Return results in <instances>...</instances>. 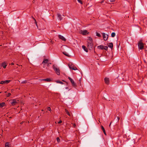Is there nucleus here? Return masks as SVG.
I'll use <instances>...</instances> for the list:
<instances>
[{
    "instance_id": "nucleus-1",
    "label": "nucleus",
    "mask_w": 147,
    "mask_h": 147,
    "mask_svg": "<svg viewBox=\"0 0 147 147\" xmlns=\"http://www.w3.org/2000/svg\"><path fill=\"white\" fill-rule=\"evenodd\" d=\"M87 42L88 47L89 49H91L93 47L92 39L90 38H89L87 41Z\"/></svg>"
},
{
    "instance_id": "nucleus-2",
    "label": "nucleus",
    "mask_w": 147,
    "mask_h": 147,
    "mask_svg": "<svg viewBox=\"0 0 147 147\" xmlns=\"http://www.w3.org/2000/svg\"><path fill=\"white\" fill-rule=\"evenodd\" d=\"M53 68L57 74L58 75H60V71L59 69L54 65L53 66Z\"/></svg>"
},
{
    "instance_id": "nucleus-3",
    "label": "nucleus",
    "mask_w": 147,
    "mask_h": 147,
    "mask_svg": "<svg viewBox=\"0 0 147 147\" xmlns=\"http://www.w3.org/2000/svg\"><path fill=\"white\" fill-rule=\"evenodd\" d=\"M138 46L139 49L140 50L144 48L143 44L141 41H140L139 42L138 44Z\"/></svg>"
},
{
    "instance_id": "nucleus-4",
    "label": "nucleus",
    "mask_w": 147,
    "mask_h": 147,
    "mask_svg": "<svg viewBox=\"0 0 147 147\" xmlns=\"http://www.w3.org/2000/svg\"><path fill=\"white\" fill-rule=\"evenodd\" d=\"M68 66H69V68L70 69H72L74 70H77V68L76 67L74 66L71 63H69L68 64Z\"/></svg>"
},
{
    "instance_id": "nucleus-5",
    "label": "nucleus",
    "mask_w": 147,
    "mask_h": 147,
    "mask_svg": "<svg viewBox=\"0 0 147 147\" xmlns=\"http://www.w3.org/2000/svg\"><path fill=\"white\" fill-rule=\"evenodd\" d=\"M102 34L103 36L104 40H106L108 38V35L104 33H102Z\"/></svg>"
},
{
    "instance_id": "nucleus-6",
    "label": "nucleus",
    "mask_w": 147,
    "mask_h": 147,
    "mask_svg": "<svg viewBox=\"0 0 147 147\" xmlns=\"http://www.w3.org/2000/svg\"><path fill=\"white\" fill-rule=\"evenodd\" d=\"M80 33L84 35H86L88 34V33L86 30H81L80 31Z\"/></svg>"
},
{
    "instance_id": "nucleus-7",
    "label": "nucleus",
    "mask_w": 147,
    "mask_h": 147,
    "mask_svg": "<svg viewBox=\"0 0 147 147\" xmlns=\"http://www.w3.org/2000/svg\"><path fill=\"white\" fill-rule=\"evenodd\" d=\"M68 78L71 82L73 86L74 87H76V84L74 82L73 80L70 77H69Z\"/></svg>"
},
{
    "instance_id": "nucleus-8",
    "label": "nucleus",
    "mask_w": 147,
    "mask_h": 147,
    "mask_svg": "<svg viewBox=\"0 0 147 147\" xmlns=\"http://www.w3.org/2000/svg\"><path fill=\"white\" fill-rule=\"evenodd\" d=\"M18 102V101L15 100H13L11 102V104L12 105H16Z\"/></svg>"
},
{
    "instance_id": "nucleus-9",
    "label": "nucleus",
    "mask_w": 147,
    "mask_h": 147,
    "mask_svg": "<svg viewBox=\"0 0 147 147\" xmlns=\"http://www.w3.org/2000/svg\"><path fill=\"white\" fill-rule=\"evenodd\" d=\"M104 80L105 82V83L107 84H108L109 83V79L107 78H105L104 79Z\"/></svg>"
},
{
    "instance_id": "nucleus-10",
    "label": "nucleus",
    "mask_w": 147,
    "mask_h": 147,
    "mask_svg": "<svg viewBox=\"0 0 147 147\" xmlns=\"http://www.w3.org/2000/svg\"><path fill=\"white\" fill-rule=\"evenodd\" d=\"M61 49H65L67 51L69 52V49L68 47L65 46H62L61 47Z\"/></svg>"
},
{
    "instance_id": "nucleus-11",
    "label": "nucleus",
    "mask_w": 147,
    "mask_h": 147,
    "mask_svg": "<svg viewBox=\"0 0 147 147\" xmlns=\"http://www.w3.org/2000/svg\"><path fill=\"white\" fill-rule=\"evenodd\" d=\"M59 37L60 39H61L63 41H65L66 40L65 38L62 36H61L60 35H59Z\"/></svg>"
},
{
    "instance_id": "nucleus-12",
    "label": "nucleus",
    "mask_w": 147,
    "mask_h": 147,
    "mask_svg": "<svg viewBox=\"0 0 147 147\" xmlns=\"http://www.w3.org/2000/svg\"><path fill=\"white\" fill-rule=\"evenodd\" d=\"M1 66L3 67L4 68H5L7 66L6 63L5 62L2 63L1 64Z\"/></svg>"
},
{
    "instance_id": "nucleus-13",
    "label": "nucleus",
    "mask_w": 147,
    "mask_h": 147,
    "mask_svg": "<svg viewBox=\"0 0 147 147\" xmlns=\"http://www.w3.org/2000/svg\"><path fill=\"white\" fill-rule=\"evenodd\" d=\"M97 48L99 49L103 50V49L104 46L102 45H99L98 46Z\"/></svg>"
},
{
    "instance_id": "nucleus-14",
    "label": "nucleus",
    "mask_w": 147,
    "mask_h": 147,
    "mask_svg": "<svg viewBox=\"0 0 147 147\" xmlns=\"http://www.w3.org/2000/svg\"><path fill=\"white\" fill-rule=\"evenodd\" d=\"M82 49L84 50L86 52H88V50L87 49V48L86 47L84 46L83 45L82 46Z\"/></svg>"
},
{
    "instance_id": "nucleus-15",
    "label": "nucleus",
    "mask_w": 147,
    "mask_h": 147,
    "mask_svg": "<svg viewBox=\"0 0 147 147\" xmlns=\"http://www.w3.org/2000/svg\"><path fill=\"white\" fill-rule=\"evenodd\" d=\"M108 46L111 48H112L113 47V44L112 42H111L109 43V44L108 45Z\"/></svg>"
},
{
    "instance_id": "nucleus-16",
    "label": "nucleus",
    "mask_w": 147,
    "mask_h": 147,
    "mask_svg": "<svg viewBox=\"0 0 147 147\" xmlns=\"http://www.w3.org/2000/svg\"><path fill=\"white\" fill-rule=\"evenodd\" d=\"M48 61V60L47 59H45L42 62V64H44V65L45 64L47 63Z\"/></svg>"
},
{
    "instance_id": "nucleus-17",
    "label": "nucleus",
    "mask_w": 147,
    "mask_h": 147,
    "mask_svg": "<svg viewBox=\"0 0 147 147\" xmlns=\"http://www.w3.org/2000/svg\"><path fill=\"white\" fill-rule=\"evenodd\" d=\"M5 105V103L4 102H3L2 103H0V107L2 108Z\"/></svg>"
},
{
    "instance_id": "nucleus-18",
    "label": "nucleus",
    "mask_w": 147,
    "mask_h": 147,
    "mask_svg": "<svg viewBox=\"0 0 147 147\" xmlns=\"http://www.w3.org/2000/svg\"><path fill=\"white\" fill-rule=\"evenodd\" d=\"M63 53L65 55L69 57L70 56L69 55L66 51L63 52Z\"/></svg>"
},
{
    "instance_id": "nucleus-19",
    "label": "nucleus",
    "mask_w": 147,
    "mask_h": 147,
    "mask_svg": "<svg viewBox=\"0 0 147 147\" xmlns=\"http://www.w3.org/2000/svg\"><path fill=\"white\" fill-rule=\"evenodd\" d=\"M57 16L59 19L61 20L62 19V18L61 17V15L59 14H57Z\"/></svg>"
},
{
    "instance_id": "nucleus-20",
    "label": "nucleus",
    "mask_w": 147,
    "mask_h": 147,
    "mask_svg": "<svg viewBox=\"0 0 147 147\" xmlns=\"http://www.w3.org/2000/svg\"><path fill=\"white\" fill-rule=\"evenodd\" d=\"M42 80L43 81H46L48 82H49L51 80L49 78H47L45 79H42Z\"/></svg>"
},
{
    "instance_id": "nucleus-21",
    "label": "nucleus",
    "mask_w": 147,
    "mask_h": 147,
    "mask_svg": "<svg viewBox=\"0 0 147 147\" xmlns=\"http://www.w3.org/2000/svg\"><path fill=\"white\" fill-rule=\"evenodd\" d=\"M115 36V32H113L111 34V37H114Z\"/></svg>"
},
{
    "instance_id": "nucleus-22",
    "label": "nucleus",
    "mask_w": 147,
    "mask_h": 147,
    "mask_svg": "<svg viewBox=\"0 0 147 147\" xmlns=\"http://www.w3.org/2000/svg\"><path fill=\"white\" fill-rule=\"evenodd\" d=\"M5 146V147H10V146L9 145V143L8 142H7L6 143Z\"/></svg>"
},
{
    "instance_id": "nucleus-23",
    "label": "nucleus",
    "mask_w": 147,
    "mask_h": 147,
    "mask_svg": "<svg viewBox=\"0 0 147 147\" xmlns=\"http://www.w3.org/2000/svg\"><path fill=\"white\" fill-rule=\"evenodd\" d=\"M65 112H66L67 114L69 116H70V115L69 113V111L67 110L66 109H65Z\"/></svg>"
},
{
    "instance_id": "nucleus-24",
    "label": "nucleus",
    "mask_w": 147,
    "mask_h": 147,
    "mask_svg": "<svg viewBox=\"0 0 147 147\" xmlns=\"http://www.w3.org/2000/svg\"><path fill=\"white\" fill-rule=\"evenodd\" d=\"M108 47L107 46H104L103 49H104L105 50H107L108 49Z\"/></svg>"
},
{
    "instance_id": "nucleus-25",
    "label": "nucleus",
    "mask_w": 147,
    "mask_h": 147,
    "mask_svg": "<svg viewBox=\"0 0 147 147\" xmlns=\"http://www.w3.org/2000/svg\"><path fill=\"white\" fill-rule=\"evenodd\" d=\"M4 82L5 83L7 84V83H9L10 82V80H5V81H4Z\"/></svg>"
},
{
    "instance_id": "nucleus-26",
    "label": "nucleus",
    "mask_w": 147,
    "mask_h": 147,
    "mask_svg": "<svg viewBox=\"0 0 147 147\" xmlns=\"http://www.w3.org/2000/svg\"><path fill=\"white\" fill-rule=\"evenodd\" d=\"M96 35L99 37H101L100 34L99 33H98L97 32H96Z\"/></svg>"
},
{
    "instance_id": "nucleus-27",
    "label": "nucleus",
    "mask_w": 147,
    "mask_h": 147,
    "mask_svg": "<svg viewBox=\"0 0 147 147\" xmlns=\"http://www.w3.org/2000/svg\"><path fill=\"white\" fill-rule=\"evenodd\" d=\"M57 83L60 84H63V83L61 81H57Z\"/></svg>"
},
{
    "instance_id": "nucleus-28",
    "label": "nucleus",
    "mask_w": 147,
    "mask_h": 147,
    "mask_svg": "<svg viewBox=\"0 0 147 147\" xmlns=\"http://www.w3.org/2000/svg\"><path fill=\"white\" fill-rule=\"evenodd\" d=\"M57 140L58 142H59L60 141V139L58 137L57 138Z\"/></svg>"
},
{
    "instance_id": "nucleus-29",
    "label": "nucleus",
    "mask_w": 147,
    "mask_h": 147,
    "mask_svg": "<svg viewBox=\"0 0 147 147\" xmlns=\"http://www.w3.org/2000/svg\"><path fill=\"white\" fill-rule=\"evenodd\" d=\"M77 1L79 3H80L81 4H82V2L80 0H77Z\"/></svg>"
},
{
    "instance_id": "nucleus-30",
    "label": "nucleus",
    "mask_w": 147,
    "mask_h": 147,
    "mask_svg": "<svg viewBox=\"0 0 147 147\" xmlns=\"http://www.w3.org/2000/svg\"><path fill=\"white\" fill-rule=\"evenodd\" d=\"M4 81H2L0 82V84H4Z\"/></svg>"
},
{
    "instance_id": "nucleus-31",
    "label": "nucleus",
    "mask_w": 147,
    "mask_h": 147,
    "mask_svg": "<svg viewBox=\"0 0 147 147\" xmlns=\"http://www.w3.org/2000/svg\"><path fill=\"white\" fill-rule=\"evenodd\" d=\"M11 95V94L10 93H8L6 95V96L7 97H9V96Z\"/></svg>"
},
{
    "instance_id": "nucleus-32",
    "label": "nucleus",
    "mask_w": 147,
    "mask_h": 147,
    "mask_svg": "<svg viewBox=\"0 0 147 147\" xmlns=\"http://www.w3.org/2000/svg\"><path fill=\"white\" fill-rule=\"evenodd\" d=\"M47 110H48V111H51V108H50V107H48L47 108Z\"/></svg>"
},
{
    "instance_id": "nucleus-33",
    "label": "nucleus",
    "mask_w": 147,
    "mask_h": 147,
    "mask_svg": "<svg viewBox=\"0 0 147 147\" xmlns=\"http://www.w3.org/2000/svg\"><path fill=\"white\" fill-rule=\"evenodd\" d=\"M26 82H27V81H22V83H26Z\"/></svg>"
},
{
    "instance_id": "nucleus-34",
    "label": "nucleus",
    "mask_w": 147,
    "mask_h": 147,
    "mask_svg": "<svg viewBox=\"0 0 147 147\" xmlns=\"http://www.w3.org/2000/svg\"><path fill=\"white\" fill-rule=\"evenodd\" d=\"M101 129H102V131H103V130H104L105 129L104 127L102 126H101Z\"/></svg>"
},
{
    "instance_id": "nucleus-35",
    "label": "nucleus",
    "mask_w": 147,
    "mask_h": 147,
    "mask_svg": "<svg viewBox=\"0 0 147 147\" xmlns=\"http://www.w3.org/2000/svg\"><path fill=\"white\" fill-rule=\"evenodd\" d=\"M115 0H109L111 2H114L115 1Z\"/></svg>"
},
{
    "instance_id": "nucleus-36",
    "label": "nucleus",
    "mask_w": 147,
    "mask_h": 147,
    "mask_svg": "<svg viewBox=\"0 0 147 147\" xmlns=\"http://www.w3.org/2000/svg\"><path fill=\"white\" fill-rule=\"evenodd\" d=\"M33 19L34 20L35 22V24H36V25L37 26V23H36V20L34 18H33Z\"/></svg>"
},
{
    "instance_id": "nucleus-37",
    "label": "nucleus",
    "mask_w": 147,
    "mask_h": 147,
    "mask_svg": "<svg viewBox=\"0 0 147 147\" xmlns=\"http://www.w3.org/2000/svg\"><path fill=\"white\" fill-rule=\"evenodd\" d=\"M73 127L75 128L76 127V125L74 123L73 124Z\"/></svg>"
},
{
    "instance_id": "nucleus-38",
    "label": "nucleus",
    "mask_w": 147,
    "mask_h": 147,
    "mask_svg": "<svg viewBox=\"0 0 147 147\" xmlns=\"http://www.w3.org/2000/svg\"><path fill=\"white\" fill-rule=\"evenodd\" d=\"M62 121L60 120L58 122V123H62Z\"/></svg>"
},
{
    "instance_id": "nucleus-39",
    "label": "nucleus",
    "mask_w": 147,
    "mask_h": 147,
    "mask_svg": "<svg viewBox=\"0 0 147 147\" xmlns=\"http://www.w3.org/2000/svg\"><path fill=\"white\" fill-rule=\"evenodd\" d=\"M103 132H104H104H105V129L104 130H103Z\"/></svg>"
},
{
    "instance_id": "nucleus-40",
    "label": "nucleus",
    "mask_w": 147,
    "mask_h": 147,
    "mask_svg": "<svg viewBox=\"0 0 147 147\" xmlns=\"http://www.w3.org/2000/svg\"><path fill=\"white\" fill-rule=\"evenodd\" d=\"M104 2V1H102L101 2V3H102Z\"/></svg>"
},
{
    "instance_id": "nucleus-41",
    "label": "nucleus",
    "mask_w": 147,
    "mask_h": 147,
    "mask_svg": "<svg viewBox=\"0 0 147 147\" xmlns=\"http://www.w3.org/2000/svg\"><path fill=\"white\" fill-rule=\"evenodd\" d=\"M11 65H13L14 63H11Z\"/></svg>"
},
{
    "instance_id": "nucleus-42",
    "label": "nucleus",
    "mask_w": 147,
    "mask_h": 147,
    "mask_svg": "<svg viewBox=\"0 0 147 147\" xmlns=\"http://www.w3.org/2000/svg\"><path fill=\"white\" fill-rule=\"evenodd\" d=\"M111 123H110V124H109V127H110V125H111Z\"/></svg>"
},
{
    "instance_id": "nucleus-43",
    "label": "nucleus",
    "mask_w": 147,
    "mask_h": 147,
    "mask_svg": "<svg viewBox=\"0 0 147 147\" xmlns=\"http://www.w3.org/2000/svg\"><path fill=\"white\" fill-rule=\"evenodd\" d=\"M65 89H68V87H65Z\"/></svg>"
},
{
    "instance_id": "nucleus-44",
    "label": "nucleus",
    "mask_w": 147,
    "mask_h": 147,
    "mask_svg": "<svg viewBox=\"0 0 147 147\" xmlns=\"http://www.w3.org/2000/svg\"><path fill=\"white\" fill-rule=\"evenodd\" d=\"M104 134L105 135H106V132H104Z\"/></svg>"
},
{
    "instance_id": "nucleus-45",
    "label": "nucleus",
    "mask_w": 147,
    "mask_h": 147,
    "mask_svg": "<svg viewBox=\"0 0 147 147\" xmlns=\"http://www.w3.org/2000/svg\"><path fill=\"white\" fill-rule=\"evenodd\" d=\"M104 134L105 135H106V132H104Z\"/></svg>"
},
{
    "instance_id": "nucleus-46",
    "label": "nucleus",
    "mask_w": 147,
    "mask_h": 147,
    "mask_svg": "<svg viewBox=\"0 0 147 147\" xmlns=\"http://www.w3.org/2000/svg\"><path fill=\"white\" fill-rule=\"evenodd\" d=\"M47 66H49V64H47Z\"/></svg>"
},
{
    "instance_id": "nucleus-47",
    "label": "nucleus",
    "mask_w": 147,
    "mask_h": 147,
    "mask_svg": "<svg viewBox=\"0 0 147 147\" xmlns=\"http://www.w3.org/2000/svg\"><path fill=\"white\" fill-rule=\"evenodd\" d=\"M117 119H118V120L119 119V117H117Z\"/></svg>"
},
{
    "instance_id": "nucleus-48",
    "label": "nucleus",
    "mask_w": 147,
    "mask_h": 147,
    "mask_svg": "<svg viewBox=\"0 0 147 147\" xmlns=\"http://www.w3.org/2000/svg\"><path fill=\"white\" fill-rule=\"evenodd\" d=\"M33 3H34V1H33Z\"/></svg>"
},
{
    "instance_id": "nucleus-49",
    "label": "nucleus",
    "mask_w": 147,
    "mask_h": 147,
    "mask_svg": "<svg viewBox=\"0 0 147 147\" xmlns=\"http://www.w3.org/2000/svg\"><path fill=\"white\" fill-rule=\"evenodd\" d=\"M7 91H5V93H7Z\"/></svg>"
},
{
    "instance_id": "nucleus-50",
    "label": "nucleus",
    "mask_w": 147,
    "mask_h": 147,
    "mask_svg": "<svg viewBox=\"0 0 147 147\" xmlns=\"http://www.w3.org/2000/svg\"><path fill=\"white\" fill-rule=\"evenodd\" d=\"M42 111H43V110H42Z\"/></svg>"
}]
</instances>
